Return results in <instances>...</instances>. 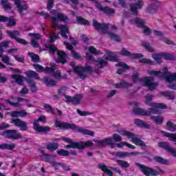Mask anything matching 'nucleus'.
Returning a JSON list of instances; mask_svg holds the SVG:
<instances>
[{
	"instance_id": "obj_9",
	"label": "nucleus",
	"mask_w": 176,
	"mask_h": 176,
	"mask_svg": "<svg viewBox=\"0 0 176 176\" xmlns=\"http://www.w3.org/2000/svg\"><path fill=\"white\" fill-rule=\"evenodd\" d=\"M136 167H139V170L146 176H157L159 175V172L155 170V169L142 164L140 163L136 162L135 163Z\"/></svg>"
},
{
	"instance_id": "obj_47",
	"label": "nucleus",
	"mask_w": 176,
	"mask_h": 176,
	"mask_svg": "<svg viewBox=\"0 0 176 176\" xmlns=\"http://www.w3.org/2000/svg\"><path fill=\"white\" fill-rule=\"evenodd\" d=\"M51 67H46L44 69L45 72L50 73L57 69V65L54 63H50Z\"/></svg>"
},
{
	"instance_id": "obj_55",
	"label": "nucleus",
	"mask_w": 176,
	"mask_h": 176,
	"mask_svg": "<svg viewBox=\"0 0 176 176\" xmlns=\"http://www.w3.org/2000/svg\"><path fill=\"white\" fill-rule=\"evenodd\" d=\"M126 142H121L120 143H113L112 144V148H123V146H126Z\"/></svg>"
},
{
	"instance_id": "obj_8",
	"label": "nucleus",
	"mask_w": 176,
	"mask_h": 176,
	"mask_svg": "<svg viewBox=\"0 0 176 176\" xmlns=\"http://www.w3.org/2000/svg\"><path fill=\"white\" fill-rule=\"evenodd\" d=\"M70 65L73 67L74 69V72L77 74L78 76H79L80 79H86V76L87 74H86V71H89V72H93V69L91 67L87 65L85 68L76 67H75V63L72 62Z\"/></svg>"
},
{
	"instance_id": "obj_26",
	"label": "nucleus",
	"mask_w": 176,
	"mask_h": 176,
	"mask_svg": "<svg viewBox=\"0 0 176 176\" xmlns=\"http://www.w3.org/2000/svg\"><path fill=\"white\" fill-rule=\"evenodd\" d=\"M131 24H136L140 28H142L145 26V20L140 18H136L134 20H131Z\"/></svg>"
},
{
	"instance_id": "obj_33",
	"label": "nucleus",
	"mask_w": 176,
	"mask_h": 176,
	"mask_svg": "<svg viewBox=\"0 0 176 176\" xmlns=\"http://www.w3.org/2000/svg\"><path fill=\"white\" fill-rule=\"evenodd\" d=\"M7 34L8 35L9 37H10L12 39H15V41H16V39H19V37L17 36H20V32L19 31H7Z\"/></svg>"
},
{
	"instance_id": "obj_17",
	"label": "nucleus",
	"mask_w": 176,
	"mask_h": 176,
	"mask_svg": "<svg viewBox=\"0 0 176 176\" xmlns=\"http://www.w3.org/2000/svg\"><path fill=\"white\" fill-rule=\"evenodd\" d=\"M159 148H162V149H165L169 153H171L173 156L176 157V150L171 147V145L167 142H158Z\"/></svg>"
},
{
	"instance_id": "obj_7",
	"label": "nucleus",
	"mask_w": 176,
	"mask_h": 176,
	"mask_svg": "<svg viewBox=\"0 0 176 176\" xmlns=\"http://www.w3.org/2000/svg\"><path fill=\"white\" fill-rule=\"evenodd\" d=\"M47 49L50 54H54L55 52H57L58 58L56 59V63H61V64H65L67 63V54L65 52H59L54 45H49Z\"/></svg>"
},
{
	"instance_id": "obj_3",
	"label": "nucleus",
	"mask_w": 176,
	"mask_h": 176,
	"mask_svg": "<svg viewBox=\"0 0 176 176\" xmlns=\"http://www.w3.org/2000/svg\"><path fill=\"white\" fill-rule=\"evenodd\" d=\"M153 108H149L148 110H145L142 108H134L133 109L135 115H140L141 116H151V115H155L157 113V108L160 109H167V106L162 103L150 104Z\"/></svg>"
},
{
	"instance_id": "obj_27",
	"label": "nucleus",
	"mask_w": 176,
	"mask_h": 176,
	"mask_svg": "<svg viewBox=\"0 0 176 176\" xmlns=\"http://www.w3.org/2000/svg\"><path fill=\"white\" fill-rule=\"evenodd\" d=\"M16 148V144L14 143H10V144H0V149H7L8 151H13Z\"/></svg>"
},
{
	"instance_id": "obj_49",
	"label": "nucleus",
	"mask_w": 176,
	"mask_h": 176,
	"mask_svg": "<svg viewBox=\"0 0 176 176\" xmlns=\"http://www.w3.org/2000/svg\"><path fill=\"white\" fill-rule=\"evenodd\" d=\"M86 50H89L90 53H92L93 54H101L100 51H98L96 47L91 46V47H87Z\"/></svg>"
},
{
	"instance_id": "obj_23",
	"label": "nucleus",
	"mask_w": 176,
	"mask_h": 176,
	"mask_svg": "<svg viewBox=\"0 0 176 176\" xmlns=\"http://www.w3.org/2000/svg\"><path fill=\"white\" fill-rule=\"evenodd\" d=\"M64 45L66 46V49L68 50H71L72 52V56L74 58H76L77 60H80L82 58V56L79 54V53L76 52V51L73 50L74 47L71 43H67L66 41L64 42Z\"/></svg>"
},
{
	"instance_id": "obj_36",
	"label": "nucleus",
	"mask_w": 176,
	"mask_h": 176,
	"mask_svg": "<svg viewBox=\"0 0 176 176\" xmlns=\"http://www.w3.org/2000/svg\"><path fill=\"white\" fill-rule=\"evenodd\" d=\"M160 96H164V97H166L168 98V100H175V96L173 92H160Z\"/></svg>"
},
{
	"instance_id": "obj_20",
	"label": "nucleus",
	"mask_w": 176,
	"mask_h": 176,
	"mask_svg": "<svg viewBox=\"0 0 176 176\" xmlns=\"http://www.w3.org/2000/svg\"><path fill=\"white\" fill-rule=\"evenodd\" d=\"M137 155H141L140 152H128V151H120L115 153L116 157L120 159H124L126 157H130V156H137Z\"/></svg>"
},
{
	"instance_id": "obj_58",
	"label": "nucleus",
	"mask_w": 176,
	"mask_h": 176,
	"mask_svg": "<svg viewBox=\"0 0 176 176\" xmlns=\"http://www.w3.org/2000/svg\"><path fill=\"white\" fill-rule=\"evenodd\" d=\"M77 113L80 115V116H89V115H93V113L89 111H82L80 109H77Z\"/></svg>"
},
{
	"instance_id": "obj_11",
	"label": "nucleus",
	"mask_w": 176,
	"mask_h": 176,
	"mask_svg": "<svg viewBox=\"0 0 176 176\" xmlns=\"http://www.w3.org/2000/svg\"><path fill=\"white\" fill-rule=\"evenodd\" d=\"M140 82H144V86H147L149 90H155L157 85H159L157 82H155L153 77H144L142 79L139 80Z\"/></svg>"
},
{
	"instance_id": "obj_10",
	"label": "nucleus",
	"mask_w": 176,
	"mask_h": 176,
	"mask_svg": "<svg viewBox=\"0 0 176 176\" xmlns=\"http://www.w3.org/2000/svg\"><path fill=\"white\" fill-rule=\"evenodd\" d=\"M1 135L7 140H20L23 138L21 133H17V130H7L1 133Z\"/></svg>"
},
{
	"instance_id": "obj_25",
	"label": "nucleus",
	"mask_w": 176,
	"mask_h": 176,
	"mask_svg": "<svg viewBox=\"0 0 176 176\" xmlns=\"http://www.w3.org/2000/svg\"><path fill=\"white\" fill-rule=\"evenodd\" d=\"M98 168H100V170L103 171V173H105L106 174H107L108 176H113V172L111 171V168H109V167L108 168L107 165L99 164Z\"/></svg>"
},
{
	"instance_id": "obj_1",
	"label": "nucleus",
	"mask_w": 176,
	"mask_h": 176,
	"mask_svg": "<svg viewBox=\"0 0 176 176\" xmlns=\"http://www.w3.org/2000/svg\"><path fill=\"white\" fill-rule=\"evenodd\" d=\"M47 8L50 10V13H52V28H58L60 30V35L65 39H68V34H69V29L67 28V26L64 25H58V21H63L64 23H67L68 21V17L65 16V14L55 10H52L53 6H54V0H47Z\"/></svg>"
},
{
	"instance_id": "obj_54",
	"label": "nucleus",
	"mask_w": 176,
	"mask_h": 176,
	"mask_svg": "<svg viewBox=\"0 0 176 176\" xmlns=\"http://www.w3.org/2000/svg\"><path fill=\"white\" fill-rule=\"evenodd\" d=\"M145 98H146V105H148V107H152L151 106V104H155V102H152V99L153 98V96L152 95H147L145 97Z\"/></svg>"
},
{
	"instance_id": "obj_30",
	"label": "nucleus",
	"mask_w": 176,
	"mask_h": 176,
	"mask_svg": "<svg viewBox=\"0 0 176 176\" xmlns=\"http://www.w3.org/2000/svg\"><path fill=\"white\" fill-rule=\"evenodd\" d=\"M161 133L165 137H167L168 138H169V141H173L174 142H175V145H176V133H170L164 131H162Z\"/></svg>"
},
{
	"instance_id": "obj_53",
	"label": "nucleus",
	"mask_w": 176,
	"mask_h": 176,
	"mask_svg": "<svg viewBox=\"0 0 176 176\" xmlns=\"http://www.w3.org/2000/svg\"><path fill=\"white\" fill-rule=\"evenodd\" d=\"M57 39H60V36L56 35L54 32H51L50 34V42H54L55 41H57Z\"/></svg>"
},
{
	"instance_id": "obj_31",
	"label": "nucleus",
	"mask_w": 176,
	"mask_h": 176,
	"mask_svg": "<svg viewBox=\"0 0 176 176\" xmlns=\"http://www.w3.org/2000/svg\"><path fill=\"white\" fill-rule=\"evenodd\" d=\"M11 78L18 83L20 86H23V82H24V78L23 76H20L19 74H14L11 76Z\"/></svg>"
},
{
	"instance_id": "obj_2",
	"label": "nucleus",
	"mask_w": 176,
	"mask_h": 176,
	"mask_svg": "<svg viewBox=\"0 0 176 176\" xmlns=\"http://www.w3.org/2000/svg\"><path fill=\"white\" fill-rule=\"evenodd\" d=\"M56 127H59L62 130H68V129H72L74 131H78L81 134H85V135H90L91 137H94V131L84 129L82 127H78L75 124H69L67 122H60L58 120H55Z\"/></svg>"
},
{
	"instance_id": "obj_34",
	"label": "nucleus",
	"mask_w": 176,
	"mask_h": 176,
	"mask_svg": "<svg viewBox=\"0 0 176 176\" xmlns=\"http://www.w3.org/2000/svg\"><path fill=\"white\" fill-rule=\"evenodd\" d=\"M28 78H34V79H39V75L34 71L29 70L25 72Z\"/></svg>"
},
{
	"instance_id": "obj_37",
	"label": "nucleus",
	"mask_w": 176,
	"mask_h": 176,
	"mask_svg": "<svg viewBox=\"0 0 176 176\" xmlns=\"http://www.w3.org/2000/svg\"><path fill=\"white\" fill-rule=\"evenodd\" d=\"M76 20L77 23H78V24H81L82 25H90L89 21L86 20L85 19L81 16H77Z\"/></svg>"
},
{
	"instance_id": "obj_19",
	"label": "nucleus",
	"mask_w": 176,
	"mask_h": 176,
	"mask_svg": "<svg viewBox=\"0 0 176 176\" xmlns=\"http://www.w3.org/2000/svg\"><path fill=\"white\" fill-rule=\"evenodd\" d=\"M34 130L37 131V133H44L46 134V133H49V131H50V126H41L38 120H35L34 122Z\"/></svg>"
},
{
	"instance_id": "obj_28",
	"label": "nucleus",
	"mask_w": 176,
	"mask_h": 176,
	"mask_svg": "<svg viewBox=\"0 0 176 176\" xmlns=\"http://www.w3.org/2000/svg\"><path fill=\"white\" fill-rule=\"evenodd\" d=\"M150 119L154 122L156 124L162 125L163 124V122H164V118L161 116H151Z\"/></svg>"
},
{
	"instance_id": "obj_5",
	"label": "nucleus",
	"mask_w": 176,
	"mask_h": 176,
	"mask_svg": "<svg viewBox=\"0 0 176 176\" xmlns=\"http://www.w3.org/2000/svg\"><path fill=\"white\" fill-rule=\"evenodd\" d=\"M118 133L121 135H125L126 137H127V138H131L134 144L139 145L140 146H141L142 149H146V145L145 144L144 141L138 138L134 133L124 129H120V131H118Z\"/></svg>"
},
{
	"instance_id": "obj_35",
	"label": "nucleus",
	"mask_w": 176,
	"mask_h": 176,
	"mask_svg": "<svg viewBox=\"0 0 176 176\" xmlns=\"http://www.w3.org/2000/svg\"><path fill=\"white\" fill-rule=\"evenodd\" d=\"M132 85L130 82L126 81H121L120 82L116 84V89H122V87H131Z\"/></svg>"
},
{
	"instance_id": "obj_64",
	"label": "nucleus",
	"mask_w": 176,
	"mask_h": 176,
	"mask_svg": "<svg viewBox=\"0 0 176 176\" xmlns=\"http://www.w3.org/2000/svg\"><path fill=\"white\" fill-rule=\"evenodd\" d=\"M143 32L144 34V35H151V29L149 28H148V26H144L143 28Z\"/></svg>"
},
{
	"instance_id": "obj_61",
	"label": "nucleus",
	"mask_w": 176,
	"mask_h": 176,
	"mask_svg": "<svg viewBox=\"0 0 176 176\" xmlns=\"http://www.w3.org/2000/svg\"><path fill=\"white\" fill-rule=\"evenodd\" d=\"M43 108H45V109H47V111H48L50 113H54V110L52 107V105L49 104H44Z\"/></svg>"
},
{
	"instance_id": "obj_14",
	"label": "nucleus",
	"mask_w": 176,
	"mask_h": 176,
	"mask_svg": "<svg viewBox=\"0 0 176 176\" xmlns=\"http://www.w3.org/2000/svg\"><path fill=\"white\" fill-rule=\"evenodd\" d=\"M93 25L95 29L97 30L101 34H107V30L109 28V24L108 23H100L96 21V19L93 20Z\"/></svg>"
},
{
	"instance_id": "obj_32",
	"label": "nucleus",
	"mask_w": 176,
	"mask_h": 176,
	"mask_svg": "<svg viewBox=\"0 0 176 176\" xmlns=\"http://www.w3.org/2000/svg\"><path fill=\"white\" fill-rule=\"evenodd\" d=\"M96 63L95 71H98V69H101L104 65H107V61L103 59H98Z\"/></svg>"
},
{
	"instance_id": "obj_41",
	"label": "nucleus",
	"mask_w": 176,
	"mask_h": 176,
	"mask_svg": "<svg viewBox=\"0 0 176 176\" xmlns=\"http://www.w3.org/2000/svg\"><path fill=\"white\" fill-rule=\"evenodd\" d=\"M166 126L168 128V130H169V131L174 132L176 131V125L171 121L167 122Z\"/></svg>"
},
{
	"instance_id": "obj_4",
	"label": "nucleus",
	"mask_w": 176,
	"mask_h": 176,
	"mask_svg": "<svg viewBox=\"0 0 176 176\" xmlns=\"http://www.w3.org/2000/svg\"><path fill=\"white\" fill-rule=\"evenodd\" d=\"M62 140L65 142L69 144L65 146V148H67V149H69L71 148H76V149H83L84 148H89V146H93V142L91 141L76 142H73L72 140L68 138H62Z\"/></svg>"
},
{
	"instance_id": "obj_29",
	"label": "nucleus",
	"mask_w": 176,
	"mask_h": 176,
	"mask_svg": "<svg viewBox=\"0 0 176 176\" xmlns=\"http://www.w3.org/2000/svg\"><path fill=\"white\" fill-rule=\"evenodd\" d=\"M7 102L11 105V107H14L15 108H19L20 104L19 102V98H11L7 100Z\"/></svg>"
},
{
	"instance_id": "obj_13",
	"label": "nucleus",
	"mask_w": 176,
	"mask_h": 176,
	"mask_svg": "<svg viewBox=\"0 0 176 176\" xmlns=\"http://www.w3.org/2000/svg\"><path fill=\"white\" fill-rule=\"evenodd\" d=\"M94 142H96V146L99 148H102L104 146H107V145L110 146V148H112V144H114L113 139L112 138H107L104 140H96L94 139Z\"/></svg>"
},
{
	"instance_id": "obj_52",
	"label": "nucleus",
	"mask_w": 176,
	"mask_h": 176,
	"mask_svg": "<svg viewBox=\"0 0 176 176\" xmlns=\"http://www.w3.org/2000/svg\"><path fill=\"white\" fill-rule=\"evenodd\" d=\"M56 153L60 156H65V157L69 156V151L67 150H64V149L58 150L56 151Z\"/></svg>"
},
{
	"instance_id": "obj_38",
	"label": "nucleus",
	"mask_w": 176,
	"mask_h": 176,
	"mask_svg": "<svg viewBox=\"0 0 176 176\" xmlns=\"http://www.w3.org/2000/svg\"><path fill=\"white\" fill-rule=\"evenodd\" d=\"M53 76L55 79H67V76H61V72L60 70L53 72Z\"/></svg>"
},
{
	"instance_id": "obj_6",
	"label": "nucleus",
	"mask_w": 176,
	"mask_h": 176,
	"mask_svg": "<svg viewBox=\"0 0 176 176\" xmlns=\"http://www.w3.org/2000/svg\"><path fill=\"white\" fill-rule=\"evenodd\" d=\"M148 74L149 75H154V76H164L166 81L169 83L170 82H176V73L175 74H167V67H164L162 72L160 71H155V70H148Z\"/></svg>"
},
{
	"instance_id": "obj_15",
	"label": "nucleus",
	"mask_w": 176,
	"mask_h": 176,
	"mask_svg": "<svg viewBox=\"0 0 176 176\" xmlns=\"http://www.w3.org/2000/svg\"><path fill=\"white\" fill-rule=\"evenodd\" d=\"M65 98L66 100V102H72L73 105H79L82 101V99L83 98V96L82 94H76L73 97L65 95Z\"/></svg>"
},
{
	"instance_id": "obj_48",
	"label": "nucleus",
	"mask_w": 176,
	"mask_h": 176,
	"mask_svg": "<svg viewBox=\"0 0 176 176\" xmlns=\"http://www.w3.org/2000/svg\"><path fill=\"white\" fill-rule=\"evenodd\" d=\"M29 56H30V58H32V61L33 63H39V61H40L39 56H38L32 52L29 53Z\"/></svg>"
},
{
	"instance_id": "obj_45",
	"label": "nucleus",
	"mask_w": 176,
	"mask_h": 176,
	"mask_svg": "<svg viewBox=\"0 0 176 176\" xmlns=\"http://www.w3.org/2000/svg\"><path fill=\"white\" fill-rule=\"evenodd\" d=\"M154 160L161 164H168V161L162 157H155Z\"/></svg>"
},
{
	"instance_id": "obj_56",
	"label": "nucleus",
	"mask_w": 176,
	"mask_h": 176,
	"mask_svg": "<svg viewBox=\"0 0 176 176\" xmlns=\"http://www.w3.org/2000/svg\"><path fill=\"white\" fill-rule=\"evenodd\" d=\"M139 63L148 64V65H153V62L152 60L145 58H142V59L139 60Z\"/></svg>"
},
{
	"instance_id": "obj_39",
	"label": "nucleus",
	"mask_w": 176,
	"mask_h": 176,
	"mask_svg": "<svg viewBox=\"0 0 176 176\" xmlns=\"http://www.w3.org/2000/svg\"><path fill=\"white\" fill-rule=\"evenodd\" d=\"M44 82L47 85V86H56V85H57V82L49 79V78L47 77H44Z\"/></svg>"
},
{
	"instance_id": "obj_12",
	"label": "nucleus",
	"mask_w": 176,
	"mask_h": 176,
	"mask_svg": "<svg viewBox=\"0 0 176 176\" xmlns=\"http://www.w3.org/2000/svg\"><path fill=\"white\" fill-rule=\"evenodd\" d=\"M14 4L16 5L18 12L21 16L25 14V12L28 10V5L24 1L21 0H14Z\"/></svg>"
},
{
	"instance_id": "obj_63",
	"label": "nucleus",
	"mask_w": 176,
	"mask_h": 176,
	"mask_svg": "<svg viewBox=\"0 0 176 176\" xmlns=\"http://www.w3.org/2000/svg\"><path fill=\"white\" fill-rule=\"evenodd\" d=\"M33 67L34 69L37 71V72H43L45 71V69L43 67H42V65L34 64L33 65Z\"/></svg>"
},
{
	"instance_id": "obj_43",
	"label": "nucleus",
	"mask_w": 176,
	"mask_h": 176,
	"mask_svg": "<svg viewBox=\"0 0 176 176\" xmlns=\"http://www.w3.org/2000/svg\"><path fill=\"white\" fill-rule=\"evenodd\" d=\"M163 57L165 60H169L170 61H175L176 60L175 56L171 54L164 53Z\"/></svg>"
},
{
	"instance_id": "obj_42",
	"label": "nucleus",
	"mask_w": 176,
	"mask_h": 176,
	"mask_svg": "<svg viewBox=\"0 0 176 176\" xmlns=\"http://www.w3.org/2000/svg\"><path fill=\"white\" fill-rule=\"evenodd\" d=\"M117 163L122 168H129V167H130V164H129L127 162V161H123V160H117Z\"/></svg>"
},
{
	"instance_id": "obj_57",
	"label": "nucleus",
	"mask_w": 176,
	"mask_h": 176,
	"mask_svg": "<svg viewBox=\"0 0 176 176\" xmlns=\"http://www.w3.org/2000/svg\"><path fill=\"white\" fill-rule=\"evenodd\" d=\"M8 19L6 21H8V25L9 27H13L16 25V19H13V16H10V18H8Z\"/></svg>"
},
{
	"instance_id": "obj_62",
	"label": "nucleus",
	"mask_w": 176,
	"mask_h": 176,
	"mask_svg": "<svg viewBox=\"0 0 176 176\" xmlns=\"http://www.w3.org/2000/svg\"><path fill=\"white\" fill-rule=\"evenodd\" d=\"M153 60L156 61V63H162V55L159 54H155L152 56Z\"/></svg>"
},
{
	"instance_id": "obj_46",
	"label": "nucleus",
	"mask_w": 176,
	"mask_h": 176,
	"mask_svg": "<svg viewBox=\"0 0 176 176\" xmlns=\"http://www.w3.org/2000/svg\"><path fill=\"white\" fill-rule=\"evenodd\" d=\"M28 83L32 93H35V91L38 90V89L36 88V84L35 83V82L32 80H28Z\"/></svg>"
},
{
	"instance_id": "obj_24",
	"label": "nucleus",
	"mask_w": 176,
	"mask_h": 176,
	"mask_svg": "<svg viewBox=\"0 0 176 176\" xmlns=\"http://www.w3.org/2000/svg\"><path fill=\"white\" fill-rule=\"evenodd\" d=\"M97 9H98V10H100V12H103V13H104L105 14H107L108 16L111 15V14H113L115 13V10L109 8V7H102V6H101V4L99 3V4H98V6L96 7Z\"/></svg>"
},
{
	"instance_id": "obj_60",
	"label": "nucleus",
	"mask_w": 176,
	"mask_h": 176,
	"mask_svg": "<svg viewBox=\"0 0 176 176\" xmlns=\"http://www.w3.org/2000/svg\"><path fill=\"white\" fill-rule=\"evenodd\" d=\"M9 46V41H3L0 43V52L3 53V48L8 47Z\"/></svg>"
},
{
	"instance_id": "obj_22",
	"label": "nucleus",
	"mask_w": 176,
	"mask_h": 176,
	"mask_svg": "<svg viewBox=\"0 0 176 176\" xmlns=\"http://www.w3.org/2000/svg\"><path fill=\"white\" fill-rule=\"evenodd\" d=\"M122 56H125L126 57H131V58H141L144 55L141 54H131L126 48H122V51L120 52Z\"/></svg>"
},
{
	"instance_id": "obj_21",
	"label": "nucleus",
	"mask_w": 176,
	"mask_h": 176,
	"mask_svg": "<svg viewBox=\"0 0 176 176\" xmlns=\"http://www.w3.org/2000/svg\"><path fill=\"white\" fill-rule=\"evenodd\" d=\"M160 6V2L158 1H155V2L151 3L148 6L146 12L148 13L149 14H154L156 13L157 10H159V7Z\"/></svg>"
},
{
	"instance_id": "obj_51",
	"label": "nucleus",
	"mask_w": 176,
	"mask_h": 176,
	"mask_svg": "<svg viewBox=\"0 0 176 176\" xmlns=\"http://www.w3.org/2000/svg\"><path fill=\"white\" fill-rule=\"evenodd\" d=\"M1 3L3 9H6V10H8V9H12V6L10 5V3H8V0H1Z\"/></svg>"
},
{
	"instance_id": "obj_18",
	"label": "nucleus",
	"mask_w": 176,
	"mask_h": 176,
	"mask_svg": "<svg viewBox=\"0 0 176 176\" xmlns=\"http://www.w3.org/2000/svg\"><path fill=\"white\" fill-rule=\"evenodd\" d=\"M144 7V1L142 0H139L136 3H133L130 4V9L131 13L133 14H135V16L138 15V9H142Z\"/></svg>"
},
{
	"instance_id": "obj_40",
	"label": "nucleus",
	"mask_w": 176,
	"mask_h": 176,
	"mask_svg": "<svg viewBox=\"0 0 176 176\" xmlns=\"http://www.w3.org/2000/svg\"><path fill=\"white\" fill-rule=\"evenodd\" d=\"M46 146L49 151H57L58 148V143H48Z\"/></svg>"
},
{
	"instance_id": "obj_50",
	"label": "nucleus",
	"mask_w": 176,
	"mask_h": 176,
	"mask_svg": "<svg viewBox=\"0 0 176 176\" xmlns=\"http://www.w3.org/2000/svg\"><path fill=\"white\" fill-rule=\"evenodd\" d=\"M109 38L112 39L113 41H116V42H120V37L118 36V34L112 32L107 33Z\"/></svg>"
},
{
	"instance_id": "obj_59",
	"label": "nucleus",
	"mask_w": 176,
	"mask_h": 176,
	"mask_svg": "<svg viewBox=\"0 0 176 176\" xmlns=\"http://www.w3.org/2000/svg\"><path fill=\"white\" fill-rule=\"evenodd\" d=\"M112 138L116 142H120V141L123 140V138H122V136H120V135L118 133L113 134Z\"/></svg>"
},
{
	"instance_id": "obj_16",
	"label": "nucleus",
	"mask_w": 176,
	"mask_h": 176,
	"mask_svg": "<svg viewBox=\"0 0 176 176\" xmlns=\"http://www.w3.org/2000/svg\"><path fill=\"white\" fill-rule=\"evenodd\" d=\"M11 123H14L16 127H19L21 131H28V126H27V122L19 118H12Z\"/></svg>"
},
{
	"instance_id": "obj_44",
	"label": "nucleus",
	"mask_w": 176,
	"mask_h": 176,
	"mask_svg": "<svg viewBox=\"0 0 176 176\" xmlns=\"http://www.w3.org/2000/svg\"><path fill=\"white\" fill-rule=\"evenodd\" d=\"M142 46L147 50V52H150L151 53L153 52V48L151 47L149 45V43L146 42V41H142Z\"/></svg>"
}]
</instances>
